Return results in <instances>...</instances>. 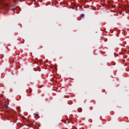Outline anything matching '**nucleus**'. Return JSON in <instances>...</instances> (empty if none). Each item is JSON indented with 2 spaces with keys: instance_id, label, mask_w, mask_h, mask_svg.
<instances>
[{
  "instance_id": "1",
  "label": "nucleus",
  "mask_w": 129,
  "mask_h": 129,
  "mask_svg": "<svg viewBox=\"0 0 129 129\" xmlns=\"http://www.w3.org/2000/svg\"><path fill=\"white\" fill-rule=\"evenodd\" d=\"M8 1L9 0H0V4L2 6L1 9H4L7 11H9V10H10L9 5L7 4V3H8Z\"/></svg>"
},
{
  "instance_id": "2",
  "label": "nucleus",
  "mask_w": 129,
  "mask_h": 129,
  "mask_svg": "<svg viewBox=\"0 0 129 129\" xmlns=\"http://www.w3.org/2000/svg\"><path fill=\"white\" fill-rule=\"evenodd\" d=\"M28 93H32V89L31 88H29V89L27 90Z\"/></svg>"
},
{
  "instance_id": "3",
  "label": "nucleus",
  "mask_w": 129,
  "mask_h": 129,
  "mask_svg": "<svg viewBox=\"0 0 129 129\" xmlns=\"http://www.w3.org/2000/svg\"><path fill=\"white\" fill-rule=\"evenodd\" d=\"M81 18H84V14H82L80 15Z\"/></svg>"
},
{
  "instance_id": "4",
  "label": "nucleus",
  "mask_w": 129,
  "mask_h": 129,
  "mask_svg": "<svg viewBox=\"0 0 129 129\" xmlns=\"http://www.w3.org/2000/svg\"><path fill=\"white\" fill-rule=\"evenodd\" d=\"M34 115H35V116H39V114H38V113H36L34 114Z\"/></svg>"
},
{
  "instance_id": "5",
  "label": "nucleus",
  "mask_w": 129,
  "mask_h": 129,
  "mask_svg": "<svg viewBox=\"0 0 129 129\" xmlns=\"http://www.w3.org/2000/svg\"><path fill=\"white\" fill-rule=\"evenodd\" d=\"M5 107L6 108H9V106H8V105H5Z\"/></svg>"
},
{
  "instance_id": "6",
  "label": "nucleus",
  "mask_w": 129,
  "mask_h": 129,
  "mask_svg": "<svg viewBox=\"0 0 129 129\" xmlns=\"http://www.w3.org/2000/svg\"><path fill=\"white\" fill-rule=\"evenodd\" d=\"M11 11H12L13 12H15L16 11V9L13 8L11 10Z\"/></svg>"
},
{
  "instance_id": "7",
  "label": "nucleus",
  "mask_w": 129,
  "mask_h": 129,
  "mask_svg": "<svg viewBox=\"0 0 129 129\" xmlns=\"http://www.w3.org/2000/svg\"><path fill=\"white\" fill-rule=\"evenodd\" d=\"M81 111H82V110H81V111H79V112H81Z\"/></svg>"
},
{
  "instance_id": "8",
  "label": "nucleus",
  "mask_w": 129,
  "mask_h": 129,
  "mask_svg": "<svg viewBox=\"0 0 129 129\" xmlns=\"http://www.w3.org/2000/svg\"><path fill=\"white\" fill-rule=\"evenodd\" d=\"M41 61H43V59H41Z\"/></svg>"
}]
</instances>
